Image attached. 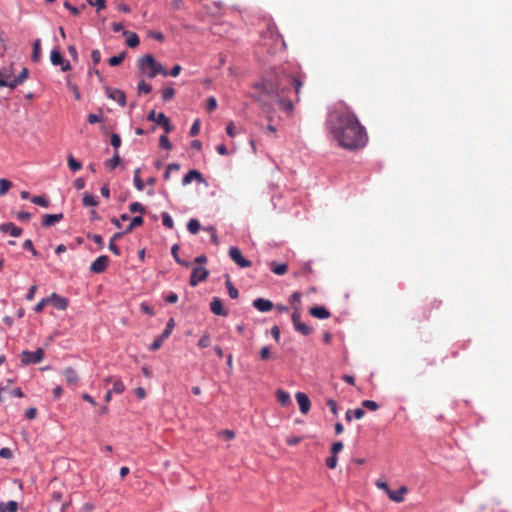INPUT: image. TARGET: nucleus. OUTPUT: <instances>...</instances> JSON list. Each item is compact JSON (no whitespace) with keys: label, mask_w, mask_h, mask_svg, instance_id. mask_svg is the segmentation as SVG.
Listing matches in <instances>:
<instances>
[{"label":"nucleus","mask_w":512,"mask_h":512,"mask_svg":"<svg viewBox=\"0 0 512 512\" xmlns=\"http://www.w3.org/2000/svg\"><path fill=\"white\" fill-rule=\"evenodd\" d=\"M304 75L298 72H288L285 68L276 70L270 76L253 85L251 97L260 105L263 112L272 113L273 105L277 103L281 110L291 113L293 101L290 93H295V101L300 100Z\"/></svg>","instance_id":"f257e3e1"},{"label":"nucleus","mask_w":512,"mask_h":512,"mask_svg":"<svg viewBox=\"0 0 512 512\" xmlns=\"http://www.w3.org/2000/svg\"><path fill=\"white\" fill-rule=\"evenodd\" d=\"M327 127L338 145L348 150L362 148L368 141L365 127L355 112L344 102H338L329 112Z\"/></svg>","instance_id":"f03ea898"},{"label":"nucleus","mask_w":512,"mask_h":512,"mask_svg":"<svg viewBox=\"0 0 512 512\" xmlns=\"http://www.w3.org/2000/svg\"><path fill=\"white\" fill-rule=\"evenodd\" d=\"M138 67L140 70H145L146 67L150 69L148 72V77L154 78L157 74H161L163 76H167L168 72L164 69V67L157 63L155 58L152 55H146L143 58L138 60Z\"/></svg>","instance_id":"7ed1b4c3"},{"label":"nucleus","mask_w":512,"mask_h":512,"mask_svg":"<svg viewBox=\"0 0 512 512\" xmlns=\"http://www.w3.org/2000/svg\"><path fill=\"white\" fill-rule=\"evenodd\" d=\"M20 357L21 362L25 365L37 364L43 360L44 351L42 348H38L35 351H23Z\"/></svg>","instance_id":"20e7f679"},{"label":"nucleus","mask_w":512,"mask_h":512,"mask_svg":"<svg viewBox=\"0 0 512 512\" xmlns=\"http://www.w3.org/2000/svg\"><path fill=\"white\" fill-rule=\"evenodd\" d=\"M147 119L149 121H154L158 125L162 126L166 134L172 131L170 120L164 113L157 114L155 110H152L149 112Z\"/></svg>","instance_id":"39448f33"},{"label":"nucleus","mask_w":512,"mask_h":512,"mask_svg":"<svg viewBox=\"0 0 512 512\" xmlns=\"http://www.w3.org/2000/svg\"><path fill=\"white\" fill-rule=\"evenodd\" d=\"M228 254L230 258L240 267H251L252 262L242 256L241 250L238 247H230Z\"/></svg>","instance_id":"423d86ee"},{"label":"nucleus","mask_w":512,"mask_h":512,"mask_svg":"<svg viewBox=\"0 0 512 512\" xmlns=\"http://www.w3.org/2000/svg\"><path fill=\"white\" fill-rule=\"evenodd\" d=\"M208 275L209 271L206 268L202 266H196L192 269L189 284L192 287H195L198 285L199 282L206 280Z\"/></svg>","instance_id":"0eeeda50"},{"label":"nucleus","mask_w":512,"mask_h":512,"mask_svg":"<svg viewBox=\"0 0 512 512\" xmlns=\"http://www.w3.org/2000/svg\"><path fill=\"white\" fill-rule=\"evenodd\" d=\"M50 60L54 66H61V70L66 72L71 69L69 61L64 60L62 54L58 49H53L50 53Z\"/></svg>","instance_id":"6e6552de"},{"label":"nucleus","mask_w":512,"mask_h":512,"mask_svg":"<svg viewBox=\"0 0 512 512\" xmlns=\"http://www.w3.org/2000/svg\"><path fill=\"white\" fill-rule=\"evenodd\" d=\"M109 264V257L106 255H101L96 258L90 265V271L93 273H102L106 270Z\"/></svg>","instance_id":"1a4fd4ad"},{"label":"nucleus","mask_w":512,"mask_h":512,"mask_svg":"<svg viewBox=\"0 0 512 512\" xmlns=\"http://www.w3.org/2000/svg\"><path fill=\"white\" fill-rule=\"evenodd\" d=\"M295 397L299 405L300 412L302 414H307L311 408V401L309 397L303 392H297Z\"/></svg>","instance_id":"9d476101"},{"label":"nucleus","mask_w":512,"mask_h":512,"mask_svg":"<svg viewBox=\"0 0 512 512\" xmlns=\"http://www.w3.org/2000/svg\"><path fill=\"white\" fill-rule=\"evenodd\" d=\"M106 95L108 98L118 102L121 106L126 105V96L123 91L114 88H107Z\"/></svg>","instance_id":"9b49d317"},{"label":"nucleus","mask_w":512,"mask_h":512,"mask_svg":"<svg viewBox=\"0 0 512 512\" xmlns=\"http://www.w3.org/2000/svg\"><path fill=\"white\" fill-rule=\"evenodd\" d=\"M210 310L215 315L227 316L228 310L224 308L222 300L218 297H214L210 303Z\"/></svg>","instance_id":"f8f14e48"},{"label":"nucleus","mask_w":512,"mask_h":512,"mask_svg":"<svg viewBox=\"0 0 512 512\" xmlns=\"http://www.w3.org/2000/svg\"><path fill=\"white\" fill-rule=\"evenodd\" d=\"M49 298V304H52L58 310H65L68 307V300L56 293H52Z\"/></svg>","instance_id":"ddd939ff"},{"label":"nucleus","mask_w":512,"mask_h":512,"mask_svg":"<svg viewBox=\"0 0 512 512\" xmlns=\"http://www.w3.org/2000/svg\"><path fill=\"white\" fill-rule=\"evenodd\" d=\"M408 493V489L406 486H401L397 491H388V497L390 500L401 503L404 501V495Z\"/></svg>","instance_id":"4468645a"},{"label":"nucleus","mask_w":512,"mask_h":512,"mask_svg":"<svg viewBox=\"0 0 512 512\" xmlns=\"http://www.w3.org/2000/svg\"><path fill=\"white\" fill-rule=\"evenodd\" d=\"M253 307L260 312H268L272 310L273 303L267 299L257 298L253 301Z\"/></svg>","instance_id":"2eb2a0df"},{"label":"nucleus","mask_w":512,"mask_h":512,"mask_svg":"<svg viewBox=\"0 0 512 512\" xmlns=\"http://www.w3.org/2000/svg\"><path fill=\"white\" fill-rule=\"evenodd\" d=\"M0 231L8 232L13 237H19L22 234V229L11 222L0 224Z\"/></svg>","instance_id":"dca6fc26"},{"label":"nucleus","mask_w":512,"mask_h":512,"mask_svg":"<svg viewBox=\"0 0 512 512\" xmlns=\"http://www.w3.org/2000/svg\"><path fill=\"white\" fill-rule=\"evenodd\" d=\"M309 313L318 319H327L330 317V312L323 306H314L311 307Z\"/></svg>","instance_id":"f3484780"},{"label":"nucleus","mask_w":512,"mask_h":512,"mask_svg":"<svg viewBox=\"0 0 512 512\" xmlns=\"http://www.w3.org/2000/svg\"><path fill=\"white\" fill-rule=\"evenodd\" d=\"M62 219H63V214L62 213H59V214H46L43 217L42 225L44 227H51L54 224L60 222Z\"/></svg>","instance_id":"a211bd4d"},{"label":"nucleus","mask_w":512,"mask_h":512,"mask_svg":"<svg viewBox=\"0 0 512 512\" xmlns=\"http://www.w3.org/2000/svg\"><path fill=\"white\" fill-rule=\"evenodd\" d=\"M123 35L126 37V44L130 48H135L139 45L140 40L136 33L131 31H123Z\"/></svg>","instance_id":"6ab92c4d"},{"label":"nucleus","mask_w":512,"mask_h":512,"mask_svg":"<svg viewBox=\"0 0 512 512\" xmlns=\"http://www.w3.org/2000/svg\"><path fill=\"white\" fill-rule=\"evenodd\" d=\"M193 180L203 181L202 174L197 170H190L183 178V185L191 183Z\"/></svg>","instance_id":"aec40b11"},{"label":"nucleus","mask_w":512,"mask_h":512,"mask_svg":"<svg viewBox=\"0 0 512 512\" xmlns=\"http://www.w3.org/2000/svg\"><path fill=\"white\" fill-rule=\"evenodd\" d=\"M63 373H64L65 380H66L67 384L73 385V384L77 383L78 374L73 368L67 367Z\"/></svg>","instance_id":"412c9836"},{"label":"nucleus","mask_w":512,"mask_h":512,"mask_svg":"<svg viewBox=\"0 0 512 512\" xmlns=\"http://www.w3.org/2000/svg\"><path fill=\"white\" fill-rule=\"evenodd\" d=\"M276 398L282 406H288L291 403L290 394L284 390L278 389L276 391Z\"/></svg>","instance_id":"4be33fe9"},{"label":"nucleus","mask_w":512,"mask_h":512,"mask_svg":"<svg viewBox=\"0 0 512 512\" xmlns=\"http://www.w3.org/2000/svg\"><path fill=\"white\" fill-rule=\"evenodd\" d=\"M269 266H270L271 271H272L274 274H276V275H284V274H286V273H287V271H288V266H287V264H285V263L278 264V263H276V262L272 261V262L269 264Z\"/></svg>","instance_id":"5701e85b"},{"label":"nucleus","mask_w":512,"mask_h":512,"mask_svg":"<svg viewBox=\"0 0 512 512\" xmlns=\"http://www.w3.org/2000/svg\"><path fill=\"white\" fill-rule=\"evenodd\" d=\"M33 62H39L41 59V40L36 39L33 43V51L31 55Z\"/></svg>","instance_id":"b1692460"},{"label":"nucleus","mask_w":512,"mask_h":512,"mask_svg":"<svg viewBox=\"0 0 512 512\" xmlns=\"http://www.w3.org/2000/svg\"><path fill=\"white\" fill-rule=\"evenodd\" d=\"M123 236V233H115L112 238L110 239V243H109V250L119 256L121 254V251L119 249V247L116 245V240L120 239L121 237Z\"/></svg>","instance_id":"393cba45"},{"label":"nucleus","mask_w":512,"mask_h":512,"mask_svg":"<svg viewBox=\"0 0 512 512\" xmlns=\"http://www.w3.org/2000/svg\"><path fill=\"white\" fill-rule=\"evenodd\" d=\"M225 285H226V287H227V290H228V294H229V296H230L232 299H236V298H238V296H239V292H238V290L234 287V285L232 284V282H231V280H230V276H229V275H226Z\"/></svg>","instance_id":"a878e982"},{"label":"nucleus","mask_w":512,"mask_h":512,"mask_svg":"<svg viewBox=\"0 0 512 512\" xmlns=\"http://www.w3.org/2000/svg\"><path fill=\"white\" fill-rule=\"evenodd\" d=\"M293 326L297 332L305 336L309 335L312 332V329L307 324L301 321L294 323Z\"/></svg>","instance_id":"bb28decb"},{"label":"nucleus","mask_w":512,"mask_h":512,"mask_svg":"<svg viewBox=\"0 0 512 512\" xmlns=\"http://www.w3.org/2000/svg\"><path fill=\"white\" fill-rule=\"evenodd\" d=\"M82 203L86 207L96 206L98 204V200L95 196H93L89 193H84L83 198H82Z\"/></svg>","instance_id":"cd10ccee"},{"label":"nucleus","mask_w":512,"mask_h":512,"mask_svg":"<svg viewBox=\"0 0 512 512\" xmlns=\"http://www.w3.org/2000/svg\"><path fill=\"white\" fill-rule=\"evenodd\" d=\"M120 163V156L118 151H115L114 156L105 162V165L110 170H114Z\"/></svg>","instance_id":"c85d7f7f"},{"label":"nucleus","mask_w":512,"mask_h":512,"mask_svg":"<svg viewBox=\"0 0 512 512\" xmlns=\"http://www.w3.org/2000/svg\"><path fill=\"white\" fill-rule=\"evenodd\" d=\"M201 225L197 219H190L187 223V229L191 234L199 232Z\"/></svg>","instance_id":"c756f323"},{"label":"nucleus","mask_w":512,"mask_h":512,"mask_svg":"<svg viewBox=\"0 0 512 512\" xmlns=\"http://www.w3.org/2000/svg\"><path fill=\"white\" fill-rule=\"evenodd\" d=\"M125 57H126V52L123 51L119 55L110 57L108 60V63L110 66H118L123 62Z\"/></svg>","instance_id":"7c9ffc66"},{"label":"nucleus","mask_w":512,"mask_h":512,"mask_svg":"<svg viewBox=\"0 0 512 512\" xmlns=\"http://www.w3.org/2000/svg\"><path fill=\"white\" fill-rule=\"evenodd\" d=\"M68 166L71 171L76 172L79 171L82 168V164L77 161L72 155L68 156Z\"/></svg>","instance_id":"2f4dec72"},{"label":"nucleus","mask_w":512,"mask_h":512,"mask_svg":"<svg viewBox=\"0 0 512 512\" xmlns=\"http://www.w3.org/2000/svg\"><path fill=\"white\" fill-rule=\"evenodd\" d=\"M12 77V71L10 69L0 70V88L7 86L6 79Z\"/></svg>","instance_id":"473e14b6"},{"label":"nucleus","mask_w":512,"mask_h":512,"mask_svg":"<svg viewBox=\"0 0 512 512\" xmlns=\"http://www.w3.org/2000/svg\"><path fill=\"white\" fill-rule=\"evenodd\" d=\"M174 326H175L174 319H173V318H170V319H169V321H168V322H167V324H166V328H165V329H164V331L160 334V335L162 336V338L167 339V338L171 335V333H172V331H173V329H174Z\"/></svg>","instance_id":"72a5a7b5"},{"label":"nucleus","mask_w":512,"mask_h":512,"mask_svg":"<svg viewBox=\"0 0 512 512\" xmlns=\"http://www.w3.org/2000/svg\"><path fill=\"white\" fill-rule=\"evenodd\" d=\"M129 211L131 213H140L144 214L146 209L140 202H133L129 205Z\"/></svg>","instance_id":"f704fd0d"},{"label":"nucleus","mask_w":512,"mask_h":512,"mask_svg":"<svg viewBox=\"0 0 512 512\" xmlns=\"http://www.w3.org/2000/svg\"><path fill=\"white\" fill-rule=\"evenodd\" d=\"M32 203L39 205L41 207H49L50 202L43 196H34L31 198Z\"/></svg>","instance_id":"c9c22d12"},{"label":"nucleus","mask_w":512,"mask_h":512,"mask_svg":"<svg viewBox=\"0 0 512 512\" xmlns=\"http://www.w3.org/2000/svg\"><path fill=\"white\" fill-rule=\"evenodd\" d=\"M139 174H140V169L137 168L134 171V185L137 190L142 191L144 189V183H143L142 179L140 178Z\"/></svg>","instance_id":"e433bc0d"},{"label":"nucleus","mask_w":512,"mask_h":512,"mask_svg":"<svg viewBox=\"0 0 512 512\" xmlns=\"http://www.w3.org/2000/svg\"><path fill=\"white\" fill-rule=\"evenodd\" d=\"M178 251H179V245H178V244H174V245L172 246V248H171V253H172V255H173V257H174L175 261H176L178 264H180V265H184V266L188 267V266H189V263H186V262H184V261H182V260L180 259L179 255H178Z\"/></svg>","instance_id":"4c0bfd02"},{"label":"nucleus","mask_w":512,"mask_h":512,"mask_svg":"<svg viewBox=\"0 0 512 512\" xmlns=\"http://www.w3.org/2000/svg\"><path fill=\"white\" fill-rule=\"evenodd\" d=\"M161 217H162V223L165 227L169 228V229H173L174 227V222H173V219L172 217L167 213V212H163L161 214Z\"/></svg>","instance_id":"58836bf2"},{"label":"nucleus","mask_w":512,"mask_h":512,"mask_svg":"<svg viewBox=\"0 0 512 512\" xmlns=\"http://www.w3.org/2000/svg\"><path fill=\"white\" fill-rule=\"evenodd\" d=\"M113 391V393H116V394H121L124 392L125 390V385L124 383L119 380V379H116L114 382H113V387L111 389Z\"/></svg>","instance_id":"ea45409f"},{"label":"nucleus","mask_w":512,"mask_h":512,"mask_svg":"<svg viewBox=\"0 0 512 512\" xmlns=\"http://www.w3.org/2000/svg\"><path fill=\"white\" fill-rule=\"evenodd\" d=\"M12 183L7 179H0V195H5L11 188Z\"/></svg>","instance_id":"a19ab883"},{"label":"nucleus","mask_w":512,"mask_h":512,"mask_svg":"<svg viewBox=\"0 0 512 512\" xmlns=\"http://www.w3.org/2000/svg\"><path fill=\"white\" fill-rule=\"evenodd\" d=\"M166 339L165 338H162L161 335H159L152 343L151 345L149 346V350L151 351H156L158 349L161 348V346L163 345V342L165 341Z\"/></svg>","instance_id":"79ce46f5"},{"label":"nucleus","mask_w":512,"mask_h":512,"mask_svg":"<svg viewBox=\"0 0 512 512\" xmlns=\"http://www.w3.org/2000/svg\"><path fill=\"white\" fill-rule=\"evenodd\" d=\"M152 91V86L146 83L144 80H141L138 83V92L148 94Z\"/></svg>","instance_id":"37998d69"},{"label":"nucleus","mask_w":512,"mask_h":512,"mask_svg":"<svg viewBox=\"0 0 512 512\" xmlns=\"http://www.w3.org/2000/svg\"><path fill=\"white\" fill-rule=\"evenodd\" d=\"M289 302L291 303V305L294 306V308L296 306L300 307V303H301V293L300 292H294L292 293V295L290 296L289 298Z\"/></svg>","instance_id":"c03bdc74"},{"label":"nucleus","mask_w":512,"mask_h":512,"mask_svg":"<svg viewBox=\"0 0 512 512\" xmlns=\"http://www.w3.org/2000/svg\"><path fill=\"white\" fill-rule=\"evenodd\" d=\"M159 145H160V147L167 149V150L172 149V143L170 142L169 138L166 135L160 136Z\"/></svg>","instance_id":"a18cd8bd"},{"label":"nucleus","mask_w":512,"mask_h":512,"mask_svg":"<svg viewBox=\"0 0 512 512\" xmlns=\"http://www.w3.org/2000/svg\"><path fill=\"white\" fill-rule=\"evenodd\" d=\"M362 406L370 411H376L379 408L377 402L373 400H364L362 401Z\"/></svg>","instance_id":"49530a36"},{"label":"nucleus","mask_w":512,"mask_h":512,"mask_svg":"<svg viewBox=\"0 0 512 512\" xmlns=\"http://www.w3.org/2000/svg\"><path fill=\"white\" fill-rule=\"evenodd\" d=\"M175 95V90L172 87H168L162 91V99L164 101H168L172 99Z\"/></svg>","instance_id":"de8ad7c7"},{"label":"nucleus","mask_w":512,"mask_h":512,"mask_svg":"<svg viewBox=\"0 0 512 512\" xmlns=\"http://www.w3.org/2000/svg\"><path fill=\"white\" fill-rule=\"evenodd\" d=\"M7 395H8V398L9 397H23L24 396V394H23V392H22L20 387L11 388V389L8 388Z\"/></svg>","instance_id":"09e8293b"},{"label":"nucleus","mask_w":512,"mask_h":512,"mask_svg":"<svg viewBox=\"0 0 512 512\" xmlns=\"http://www.w3.org/2000/svg\"><path fill=\"white\" fill-rule=\"evenodd\" d=\"M205 230L210 233L212 242L214 244H216V245L219 244V240H218L216 229L213 226H208V227L205 228Z\"/></svg>","instance_id":"8fccbe9b"},{"label":"nucleus","mask_w":512,"mask_h":512,"mask_svg":"<svg viewBox=\"0 0 512 512\" xmlns=\"http://www.w3.org/2000/svg\"><path fill=\"white\" fill-rule=\"evenodd\" d=\"M47 304H49V298H43L40 302L36 304V306L34 307V311L37 313H41Z\"/></svg>","instance_id":"3c124183"},{"label":"nucleus","mask_w":512,"mask_h":512,"mask_svg":"<svg viewBox=\"0 0 512 512\" xmlns=\"http://www.w3.org/2000/svg\"><path fill=\"white\" fill-rule=\"evenodd\" d=\"M111 145L115 148V151L120 147L121 145V138L118 134H112L111 135Z\"/></svg>","instance_id":"603ef678"},{"label":"nucleus","mask_w":512,"mask_h":512,"mask_svg":"<svg viewBox=\"0 0 512 512\" xmlns=\"http://www.w3.org/2000/svg\"><path fill=\"white\" fill-rule=\"evenodd\" d=\"M6 512H17L18 510V503L16 501H9L8 503L4 504Z\"/></svg>","instance_id":"864d4df0"},{"label":"nucleus","mask_w":512,"mask_h":512,"mask_svg":"<svg viewBox=\"0 0 512 512\" xmlns=\"http://www.w3.org/2000/svg\"><path fill=\"white\" fill-rule=\"evenodd\" d=\"M210 345V337L208 334H204L199 342H198V346L201 347V348H207L208 346Z\"/></svg>","instance_id":"5fc2aeb1"},{"label":"nucleus","mask_w":512,"mask_h":512,"mask_svg":"<svg viewBox=\"0 0 512 512\" xmlns=\"http://www.w3.org/2000/svg\"><path fill=\"white\" fill-rule=\"evenodd\" d=\"M326 465L330 469H335L337 466V455H331L326 459Z\"/></svg>","instance_id":"6e6d98bb"},{"label":"nucleus","mask_w":512,"mask_h":512,"mask_svg":"<svg viewBox=\"0 0 512 512\" xmlns=\"http://www.w3.org/2000/svg\"><path fill=\"white\" fill-rule=\"evenodd\" d=\"M343 449V443L341 441H337L331 446L332 455H337Z\"/></svg>","instance_id":"4d7b16f0"},{"label":"nucleus","mask_w":512,"mask_h":512,"mask_svg":"<svg viewBox=\"0 0 512 512\" xmlns=\"http://www.w3.org/2000/svg\"><path fill=\"white\" fill-rule=\"evenodd\" d=\"M23 247L24 249L31 251L34 256L38 255V252L35 250L33 242L30 239L25 240Z\"/></svg>","instance_id":"13d9d810"},{"label":"nucleus","mask_w":512,"mask_h":512,"mask_svg":"<svg viewBox=\"0 0 512 512\" xmlns=\"http://www.w3.org/2000/svg\"><path fill=\"white\" fill-rule=\"evenodd\" d=\"M91 59L94 65H97L101 61V53L99 50L95 49L91 52Z\"/></svg>","instance_id":"bf43d9fd"},{"label":"nucleus","mask_w":512,"mask_h":512,"mask_svg":"<svg viewBox=\"0 0 512 512\" xmlns=\"http://www.w3.org/2000/svg\"><path fill=\"white\" fill-rule=\"evenodd\" d=\"M13 453L10 448L4 447L0 449V457L4 459L12 458Z\"/></svg>","instance_id":"052dcab7"},{"label":"nucleus","mask_w":512,"mask_h":512,"mask_svg":"<svg viewBox=\"0 0 512 512\" xmlns=\"http://www.w3.org/2000/svg\"><path fill=\"white\" fill-rule=\"evenodd\" d=\"M200 132V122L196 120L190 128V136H196Z\"/></svg>","instance_id":"680f3d73"},{"label":"nucleus","mask_w":512,"mask_h":512,"mask_svg":"<svg viewBox=\"0 0 512 512\" xmlns=\"http://www.w3.org/2000/svg\"><path fill=\"white\" fill-rule=\"evenodd\" d=\"M220 436H222L226 440H232L235 437V432L233 430H222L220 432Z\"/></svg>","instance_id":"e2e57ef3"},{"label":"nucleus","mask_w":512,"mask_h":512,"mask_svg":"<svg viewBox=\"0 0 512 512\" xmlns=\"http://www.w3.org/2000/svg\"><path fill=\"white\" fill-rule=\"evenodd\" d=\"M29 71L27 68H23L17 77H15L21 84L28 78Z\"/></svg>","instance_id":"0e129e2a"},{"label":"nucleus","mask_w":512,"mask_h":512,"mask_svg":"<svg viewBox=\"0 0 512 512\" xmlns=\"http://www.w3.org/2000/svg\"><path fill=\"white\" fill-rule=\"evenodd\" d=\"M25 416L29 420H33L37 416V409L34 407L28 408L25 412Z\"/></svg>","instance_id":"69168bd1"},{"label":"nucleus","mask_w":512,"mask_h":512,"mask_svg":"<svg viewBox=\"0 0 512 512\" xmlns=\"http://www.w3.org/2000/svg\"><path fill=\"white\" fill-rule=\"evenodd\" d=\"M217 107V101L214 97H209L207 100V110L213 111Z\"/></svg>","instance_id":"338daca9"},{"label":"nucleus","mask_w":512,"mask_h":512,"mask_svg":"<svg viewBox=\"0 0 512 512\" xmlns=\"http://www.w3.org/2000/svg\"><path fill=\"white\" fill-rule=\"evenodd\" d=\"M64 7L66 9H68L73 15H79L80 14V10L75 7V6H72L69 2H64Z\"/></svg>","instance_id":"774afa93"}]
</instances>
